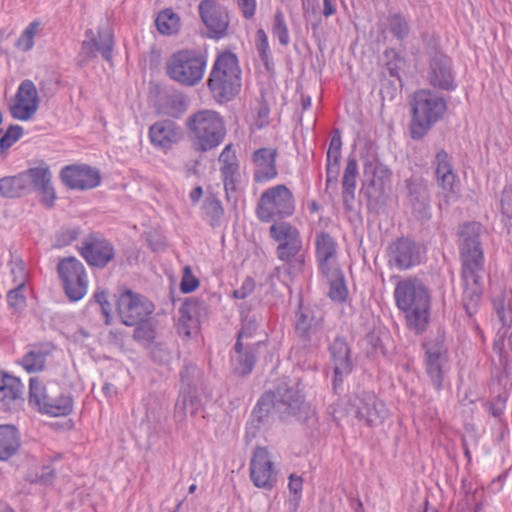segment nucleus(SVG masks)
<instances>
[{
  "label": "nucleus",
  "instance_id": "59",
  "mask_svg": "<svg viewBox=\"0 0 512 512\" xmlns=\"http://www.w3.org/2000/svg\"><path fill=\"white\" fill-rule=\"evenodd\" d=\"M199 286V280L193 275L191 267L185 266L180 283V289L183 293H191Z\"/></svg>",
  "mask_w": 512,
  "mask_h": 512
},
{
  "label": "nucleus",
  "instance_id": "35",
  "mask_svg": "<svg viewBox=\"0 0 512 512\" xmlns=\"http://www.w3.org/2000/svg\"><path fill=\"white\" fill-rule=\"evenodd\" d=\"M23 384L20 379L0 373V409L15 411L23 403Z\"/></svg>",
  "mask_w": 512,
  "mask_h": 512
},
{
  "label": "nucleus",
  "instance_id": "41",
  "mask_svg": "<svg viewBox=\"0 0 512 512\" xmlns=\"http://www.w3.org/2000/svg\"><path fill=\"white\" fill-rule=\"evenodd\" d=\"M387 25L393 37L400 41L406 39L411 31L409 17L401 12L390 13Z\"/></svg>",
  "mask_w": 512,
  "mask_h": 512
},
{
  "label": "nucleus",
  "instance_id": "45",
  "mask_svg": "<svg viewBox=\"0 0 512 512\" xmlns=\"http://www.w3.org/2000/svg\"><path fill=\"white\" fill-rule=\"evenodd\" d=\"M500 212L502 222L508 233L512 232V184L504 186L500 194Z\"/></svg>",
  "mask_w": 512,
  "mask_h": 512
},
{
  "label": "nucleus",
  "instance_id": "24",
  "mask_svg": "<svg viewBox=\"0 0 512 512\" xmlns=\"http://www.w3.org/2000/svg\"><path fill=\"white\" fill-rule=\"evenodd\" d=\"M328 352L333 366L332 388L337 393L344 378L353 371L351 348L343 336H336L329 344Z\"/></svg>",
  "mask_w": 512,
  "mask_h": 512
},
{
  "label": "nucleus",
  "instance_id": "23",
  "mask_svg": "<svg viewBox=\"0 0 512 512\" xmlns=\"http://www.w3.org/2000/svg\"><path fill=\"white\" fill-rule=\"evenodd\" d=\"M86 40L81 43V51L79 56L84 61H90L97 57L99 53L102 58L111 62L113 58V50L115 45L113 30L109 27L97 29V34L92 29L85 31Z\"/></svg>",
  "mask_w": 512,
  "mask_h": 512
},
{
  "label": "nucleus",
  "instance_id": "29",
  "mask_svg": "<svg viewBox=\"0 0 512 512\" xmlns=\"http://www.w3.org/2000/svg\"><path fill=\"white\" fill-rule=\"evenodd\" d=\"M62 183L69 189L89 190L100 185L101 175L98 169L88 165H67L60 171Z\"/></svg>",
  "mask_w": 512,
  "mask_h": 512
},
{
  "label": "nucleus",
  "instance_id": "57",
  "mask_svg": "<svg viewBox=\"0 0 512 512\" xmlns=\"http://www.w3.org/2000/svg\"><path fill=\"white\" fill-rule=\"evenodd\" d=\"M491 301L493 309L512 305V297L510 296V293H508L506 288L502 286L492 288Z\"/></svg>",
  "mask_w": 512,
  "mask_h": 512
},
{
  "label": "nucleus",
  "instance_id": "36",
  "mask_svg": "<svg viewBox=\"0 0 512 512\" xmlns=\"http://www.w3.org/2000/svg\"><path fill=\"white\" fill-rule=\"evenodd\" d=\"M358 177V163L353 155L347 158L346 166L342 176V200L344 208L347 211L354 209L355 190Z\"/></svg>",
  "mask_w": 512,
  "mask_h": 512
},
{
  "label": "nucleus",
  "instance_id": "22",
  "mask_svg": "<svg viewBox=\"0 0 512 512\" xmlns=\"http://www.w3.org/2000/svg\"><path fill=\"white\" fill-rule=\"evenodd\" d=\"M250 479L254 486L272 490L278 481V471L267 448L256 447L249 464Z\"/></svg>",
  "mask_w": 512,
  "mask_h": 512
},
{
  "label": "nucleus",
  "instance_id": "52",
  "mask_svg": "<svg viewBox=\"0 0 512 512\" xmlns=\"http://www.w3.org/2000/svg\"><path fill=\"white\" fill-rule=\"evenodd\" d=\"M135 329L133 332V339L141 344H149L151 343L155 337L156 332L149 319L142 320L139 323H136Z\"/></svg>",
  "mask_w": 512,
  "mask_h": 512
},
{
  "label": "nucleus",
  "instance_id": "32",
  "mask_svg": "<svg viewBox=\"0 0 512 512\" xmlns=\"http://www.w3.org/2000/svg\"><path fill=\"white\" fill-rule=\"evenodd\" d=\"M183 137L180 126L170 119L160 120L149 128V139L152 145L160 150H170Z\"/></svg>",
  "mask_w": 512,
  "mask_h": 512
},
{
  "label": "nucleus",
  "instance_id": "38",
  "mask_svg": "<svg viewBox=\"0 0 512 512\" xmlns=\"http://www.w3.org/2000/svg\"><path fill=\"white\" fill-rule=\"evenodd\" d=\"M21 447L20 432L16 426L0 425V461L13 457Z\"/></svg>",
  "mask_w": 512,
  "mask_h": 512
},
{
  "label": "nucleus",
  "instance_id": "14",
  "mask_svg": "<svg viewBox=\"0 0 512 512\" xmlns=\"http://www.w3.org/2000/svg\"><path fill=\"white\" fill-rule=\"evenodd\" d=\"M29 403L42 414L52 417L68 416L73 411V398L69 394L53 395L42 382L34 377L29 381Z\"/></svg>",
  "mask_w": 512,
  "mask_h": 512
},
{
  "label": "nucleus",
  "instance_id": "64",
  "mask_svg": "<svg viewBox=\"0 0 512 512\" xmlns=\"http://www.w3.org/2000/svg\"><path fill=\"white\" fill-rule=\"evenodd\" d=\"M269 113L270 109L266 101H262L259 103L257 108L255 125L261 129L269 124Z\"/></svg>",
  "mask_w": 512,
  "mask_h": 512
},
{
  "label": "nucleus",
  "instance_id": "60",
  "mask_svg": "<svg viewBox=\"0 0 512 512\" xmlns=\"http://www.w3.org/2000/svg\"><path fill=\"white\" fill-rule=\"evenodd\" d=\"M255 286L256 283L254 278H252L251 276H247L243 280L241 286L233 291L232 296L235 299H245L254 292Z\"/></svg>",
  "mask_w": 512,
  "mask_h": 512
},
{
  "label": "nucleus",
  "instance_id": "16",
  "mask_svg": "<svg viewBox=\"0 0 512 512\" xmlns=\"http://www.w3.org/2000/svg\"><path fill=\"white\" fill-rule=\"evenodd\" d=\"M62 288L70 301L81 300L87 293L88 276L84 264L75 256L64 257L57 264Z\"/></svg>",
  "mask_w": 512,
  "mask_h": 512
},
{
  "label": "nucleus",
  "instance_id": "5",
  "mask_svg": "<svg viewBox=\"0 0 512 512\" xmlns=\"http://www.w3.org/2000/svg\"><path fill=\"white\" fill-rule=\"evenodd\" d=\"M185 127L195 150L202 153L222 144L227 133L223 117L210 109L192 113L186 119Z\"/></svg>",
  "mask_w": 512,
  "mask_h": 512
},
{
  "label": "nucleus",
  "instance_id": "44",
  "mask_svg": "<svg viewBox=\"0 0 512 512\" xmlns=\"http://www.w3.org/2000/svg\"><path fill=\"white\" fill-rule=\"evenodd\" d=\"M179 375L181 380L180 390L198 389L201 372L196 364L185 360Z\"/></svg>",
  "mask_w": 512,
  "mask_h": 512
},
{
  "label": "nucleus",
  "instance_id": "39",
  "mask_svg": "<svg viewBox=\"0 0 512 512\" xmlns=\"http://www.w3.org/2000/svg\"><path fill=\"white\" fill-rule=\"evenodd\" d=\"M203 408L202 400L198 395V389L180 390L175 404V417L183 420L189 411L191 416H196Z\"/></svg>",
  "mask_w": 512,
  "mask_h": 512
},
{
  "label": "nucleus",
  "instance_id": "20",
  "mask_svg": "<svg viewBox=\"0 0 512 512\" xmlns=\"http://www.w3.org/2000/svg\"><path fill=\"white\" fill-rule=\"evenodd\" d=\"M198 13L207 29L209 39L220 40L228 35L230 18L228 9L217 0H201Z\"/></svg>",
  "mask_w": 512,
  "mask_h": 512
},
{
  "label": "nucleus",
  "instance_id": "54",
  "mask_svg": "<svg viewBox=\"0 0 512 512\" xmlns=\"http://www.w3.org/2000/svg\"><path fill=\"white\" fill-rule=\"evenodd\" d=\"M79 227L62 228L55 234V247L62 248L72 244L80 236Z\"/></svg>",
  "mask_w": 512,
  "mask_h": 512
},
{
  "label": "nucleus",
  "instance_id": "28",
  "mask_svg": "<svg viewBox=\"0 0 512 512\" xmlns=\"http://www.w3.org/2000/svg\"><path fill=\"white\" fill-rule=\"evenodd\" d=\"M364 175L366 179L362 187V193L369 203L377 204L385 196L391 171L382 164L369 163L364 167Z\"/></svg>",
  "mask_w": 512,
  "mask_h": 512
},
{
  "label": "nucleus",
  "instance_id": "17",
  "mask_svg": "<svg viewBox=\"0 0 512 512\" xmlns=\"http://www.w3.org/2000/svg\"><path fill=\"white\" fill-rule=\"evenodd\" d=\"M355 418L364 426L375 428L382 425L388 417V409L374 392L361 391L350 401Z\"/></svg>",
  "mask_w": 512,
  "mask_h": 512
},
{
  "label": "nucleus",
  "instance_id": "55",
  "mask_svg": "<svg viewBox=\"0 0 512 512\" xmlns=\"http://www.w3.org/2000/svg\"><path fill=\"white\" fill-rule=\"evenodd\" d=\"M34 190L38 193L39 202L44 207L49 209L54 207L57 196L51 180L48 183L41 184V186Z\"/></svg>",
  "mask_w": 512,
  "mask_h": 512
},
{
  "label": "nucleus",
  "instance_id": "6",
  "mask_svg": "<svg viewBox=\"0 0 512 512\" xmlns=\"http://www.w3.org/2000/svg\"><path fill=\"white\" fill-rule=\"evenodd\" d=\"M423 41L427 58L426 81L435 90L454 91L458 84L453 60L441 49L440 38L434 34L427 35Z\"/></svg>",
  "mask_w": 512,
  "mask_h": 512
},
{
  "label": "nucleus",
  "instance_id": "34",
  "mask_svg": "<svg viewBox=\"0 0 512 512\" xmlns=\"http://www.w3.org/2000/svg\"><path fill=\"white\" fill-rule=\"evenodd\" d=\"M338 244L335 239L325 231L315 235V256L319 270L326 276L330 274L337 263Z\"/></svg>",
  "mask_w": 512,
  "mask_h": 512
},
{
  "label": "nucleus",
  "instance_id": "8",
  "mask_svg": "<svg viewBox=\"0 0 512 512\" xmlns=\"http://www.w3.org/2000/svg\"><path fill=\"white\" fill-rule=\"evenodd\" d=\"M207 65L206 56L199 50L182 49L174 52L166 64L167 75L186 87L201 82Z\"/></svg>",
  "mask_w": 512,
  "mask_h": 512
},
{
  "label": "nucleus",
  "instance_id": "47",
  "mask_svg": "<svg viewBox=\"0 0 512 512\" xmlns=\"http://www.w3.org/2000/svg\"><path fill=\"white\" fill-rule=\"evenodd\" d=\"M203 211L207 222L212 226H217L224 214L221 201L215 195H209L203 202Z\"/></svg>",
  "mask_w": 512,
  "mask_h": 512
},
{
  "label": "nucleus",
  "instance_id": "61",
  "mask_svg": "<svg viewBox=\"0 0 512 512\" xmlns=\"http://www.w3.org/2000/svg\"><path fill=\"white\" fill-rule=\"evenodd\" d=\"M56 477L55 469L51 466H43L41 472L35 475V478L31 479V483H37L41 485H50L53 483Z\"/></svg>",
  "mask_w": 512,
  "mask_h": 512
},
{
  "label": "nucleus",
  "instance_id": "62",
  "mask_svg": "<svg viewBox=\"0 0 512 512\" xmlns=\"http://www.w3.org/2000/svg\"><path fill=\"white\" fill-rule=\"evenodd\" d=\"M258 328V322L255 316L246 315L242 319V328L239 330V338L251 337Z\"/></svg>",
  "mask_w": 512,
  "mask_h": 512
},
{
  "label": "nucleus",
  "instance_id": "3",
  "mask_svg": "<svg viewBox=\"0 0 512 512\" xmlns=\"http://www.w3.org/2000/svg\"><path fill=\"white\" fill-rule=\"evenodd\" d=\"M409 134L412 140H422L443 119L447 99L431 89H420L413 93L410 101Z\"/></svg>",
  "mask_w": 512,
  "mask_h": 512
},
{
  "label": "nucleus",
  "instance_id": "51",
  "mask_svg": "<svg viewBox=\"0 0 512 512\" xmlns=\"http://www.w3.org/2000/svg\"><path fill=\"white\" fill-rule=\"evenodd\" d=\"M272 33L278 38V41L282 46H287L289 44V30L285 22L284 13L280 9H277L274 13Z\"/></svg>",
  "mask_w": 512,
  "mask_h": 512
},
{
  "label": "nucleus",
  "instance_id": "2",
  "mask_svg": "<svg viewBox=\"0 0 512 512\" xmlns=\"http://www.w3.org/2000/svg\"><path fill=\"white\" fill-rule=\"evenodd\" d=\"M394 298L398 309L405 313L408 328L416 335L424 333L429 324L431 297L423 281L412 276L400 280Z\"/></svg>",
  "mask_w": 512,
  "mask_h": 512
},
{
  "label": "nucleus",
  "instance_id": "58",
  "mask_svg": "<svg viewBox=\"0 0 512 512\" xmlns=\"http://www.w3.org/2000/svg\"><path fill=\"white\" fill-rule=\"evenodd\" d=\"M494 311L498 317L499 322L501 323L499 333H502V335L505 336L512 328V305L497 308L494 309Z\"/></svg>",
  "mask_w": 512,
  "mask_h": 512
},
{
  "label": "nucleus",
  "instance_id": "46",
  "mask_svg": "<svg viewBox=\"0 0 512 512\" xmlns=\"http://www.w3.org/2000/svg\"><path fill=\"white\" fill-rule=\"evenodd\" d=\"M155 23L161 34L171 35L179 29V17L171 9L161 11Z\"/></svg>",
  "mask_w": 512,
  "mask_h": 512
},
{
  "label": "nucleus",
  "instance_id": "21",
  "mask_svg": "<svg viewBox=\"0 0 512 512\" xmlns=\"http://www.w3.org/2000/svg\"><path fill=\"white\" fill-rule=\"evenodd\" d=\"M117 310L124 325L134 326L149 319L154 311V304L141 294L125 290L118 298Z\"/></svg>",
  "mask_w": 512,
  "mask_h": 512
},
{
  "label": "nucleus",
  "instance_id": "18",
  "mask_svg": "<svg viewBox=\"0 0 512 512\" xmlns=\"http://www.w3.org/2000/svg\"><path fill=\"white\" fill-rule=\"evenodd\" d=\"M425 256L424 246L408 236H401L387 247V262L399 271L409 270L421 264Z\"/></svg>",
  "mask_w": 512,
  "mask_h": 512
},
{
  "label": "nucleus",
  "instance_id": "56",
  "mask_svg": "<svg viewBox=\"0 0 512 512\" xmlns=\"http://www.w3.org/2000/svg\"><path fill=\"white\" fill-rule=\"evenodd\" d=\"M342 139L339 129H335L332 133L329 148L326 154V161L340 162Z\"/></svg>",
  "mask_w": 512,
  "mask_h": 512
},
{
  "label": "nucleus",
  "instance_id": "19",
  "mask_svg": "<svg viewBox=\"0 0 512 512\" xmlns=\"http://www.w3.org/2000/svg\"><path fill=\"white\" fill-rule=\"evenodd\" d=\"M80 256L91 267L103 269L115 258V248L100 232H90L77 247Z\"/></svg>",
  "mask_w": 512,
  "mask_h": 512
},
{
  "label": "nucleus",
  "instance_id": "33",
  "mask_svg": "<svg viewBox=\"0 0 512 512\" xmlns=\"http://www.w3.org/2000/svg\"><path fill=\"white\" fill-rule=\"evenodd\" d=\"M276 410L272 398L263 393L252 410L250 419L246 424V436L255 438L262 430L268 428L273 422V411Z\"/></svg>",
  "mask_w": 512,
  "mask_h": 512
},
{
  "label": "nucleus",
  "instance_id": "48",
  "mask_svg": "<svg viewBox=\"0 0 512 512\" xmlns=\"http://www.w3.org/2000/svg\"><path fill=\"white\" fill-rule=\"evenodd\" d=\"M348 293L345 277L341 271H338L336 277L330 281L328 296L334 302L344 303Z\"/></svg>",
  "mask_w": 512,
  "mask_h": 512
},
{
  "label": "nucleus",
  "instance_id": "42",
  "mask_svg": "<svg viewBox=\"0 0 512 512\" xmlns=\"http://www.w3.org/2000/svg\"><path fill=\"white\" fill-rule=\"evenodd\" d=\"M259 345L260 342L247 345L244 349V352L237 356L235 372L238 375L246 376L252 372L257 361Z\"/></svg>",
  "mask_w": 512,
  "mask_h": 512
},
{
  "label": "nucleus",
  "instance_id": "31",
  "mask_svg": "<svg viewBox=\"0 0 512 512\" xmlns=\"http://www.w3.org/2000/svg\"><path fill=\"white\" fill-rule=\"evenodd\" d=\"M435 179L439 188L443 191L446 202L451 195L457 192L458 176L454 172L451 156L444 150H439L432 162Z\"/></svg>",
  "mask_w": 512,
  "mask_h": 512
},
{
  "label": "nucleus",
  "instance_id": "11",
  "mask_svg": "<svg viewBox=\"0 0 512 512\" xmlns=\"http://www.w3.org/2000/svg\"><path fill=\"white\" fill-rule=\"evenodd\" d=\"M325 324V313L316 305L305 304L300 298L294 312V332L307 347L320 346Z\"/></svg>",
  "mask_w": 512,
  "mask_h": 512
},
{
  "label": "nucleus",
  "instance_id": "1",
  "mask_svg": "<svg viewBox=\"0 0 512 512\" xmlns=\"http://www.w3.org/2000/svg\"><path fill=\"white\" fill-rule=\"evenodd\" d=\"M482 225L472 221L462 224L458 229V248L461 262V303L466 315L473 322L475 330L482 334L473 317L478 313L484 293L485 257L480 240Z\"/></svg>",
  "mask_w": 512,
  "mask_h": 512
},
{
  "label": "nucleus",
  "instance_id": "7",
  "mask_svg": "<svg viewBox=\"0 0 512 512\" xmlns=\"http://www.w3.org/2000/svg\"><path fill=\"white\" fill-rule=\"evenodd\" d=\"M269 235L278 244L275 253L287 265V273L290 274L291 270L301 271L305 259L301 254L303 241L298 228L289 222L280 221L270 226Z\"/></svg>",
  "mask_w": 512,
  "mask_h": 512
},
{
  "label": "nucleus",
  "instance_id": "43",
  "mask_svg": "<svg viewBox=\"0 0 512 512\" xmlns=\"http://www.w3.org/2000/svg\"><path fill=\"white\" fill-rule=\"evenodd\" d=\"M26 282H19L6 295L7 305L15 314H21L27 306Z\"/></svg>",
  "mask_w": 512,
  "mask_h": 512
},
{
  "label": "nucleus",
  "instance_id": "30",
  "mask_svg": "<svg viewBox=\"0 0 512 512\" xmlns=\"http://www.w3.org/2000/svg\"><path fill=\"white\" fill-rule=\"evenodd\" d=\"M278 154V149L275 147H262L252 152L251 162L255 183H267L278 176L276 165Z\"/></svg>",
  "mask_w": 512,
  "mask_h": 512
},
{
  "label": "nucleus",
  "instance_id": "13",
  "mask_svg": "<svg viewBox=\"0 0 512 512\" xmlns=\"http://www.w3.org/2000/svg\"><path fill=\"white\" fill-rule=\"evenodd\" d=\"M51 179L52 173L49 166L45 162H41L39 166L29 168L16 175L0 178V197L20 198L29 191L31 186L36 189Z\"/></svg>",
  "mask_w": 512,
  "mask_h": 512
},
{
  "label": "nucleus",
  "instance_id": "50",
  "mask_svg": "<svg viewBox=\"0 0 512 512\" xmlns=\"http://www.w3.org/2000/svg\"><path fill=\"white\" fill-rule=\"evenodd\" d=\"M23 135V128L17 124H11L4 134L0 137V156L6 157L7 151L12 147Z\"/></svg>",
  "mask_w": 512,
  "mask_h": 512
},
{
  "label": "nucleus",
  "instance_id": "9",
  "mask_svg": "<svg viewBox=\"0 0 512 512\" xmlns=\"http://www.w3.org/2000/svg\"><path fill=\"white\" fill-rule=\"evenodd\" d=\"M294 212V195L284 184H278L263 191L255 210L257 218L264 223L288 218Z\"/></svg>",
  "mask_w": 512,
  "mask_h": 512
},
{
  "label": "nucleus",
  "instance_id": "40",
  "mask_svg": "<svg viewBox=\"0 0 512 512\" xmlns=\"http://www.w3.org/2000/svg\"><path fill=\"white\" fill-rule=\"evenodd\" d=\"M51 346L48 344L34 345L21 359L22 367L29 373L43 371L47 357L51 354Z\"/></svg>",
  "mask_w": 512,
  "mask_h": 512
},
{
  "label": "nucleus",
  "instance_id": "25",
  "mask_svg": "<svg viewBox=\"0 0 512 512\" xmlns=\"http://www.w3.org/2000/svg\"><path fill=\"white\" fill-rule=\"evenodd\" d=\"M39 104L40 98L35 84L25 79L20 83L14 98L9 103V112L14 119L28 121L35 115Z\"/></svg>",
  "mask_w": 512,
  "mask_h": 512
},
{
  "label": "nucleus",
  "instance_id": "53",
  "mask_svg": "<svg viewBox=\"0 0 512 512\" xmlns=\"http://www.w3.org/2000/svg\"><path fill=\"white\" fill-rule=\"evenodd\" d=\"M40 23L38 21L31 22L21 33L16 41V47L23 51L28 52L34 46V38L39 28Z\"/></svg>",
  "mask_w": 512,
  "mask_h": 512
},
{
  "label": "nucleus",
  "instance_id": "10",
  "mask_svg": "<svg viewBox=\"0 0 512 512\" xmlns=\"http://www.w3.org/2000/svg\"><path fill=\"white\" fill-rule=\"evenodd\" d=\"M265 394L272 398L277 412L293 416L301 423H306L310 418L311 406L305 401L296 384L288 378L278 379L274 390L266 391Z\"/></svg>",
  "mask_w": 512,
  "mask_h": 512
},
{
  "label": "nucleus",
  "instance_id": "26",
  "mask_svg": "<svg viewBox=\"0 0 512 512\" xmlns=\"http://www.w3.org/2000/svg\"><path fill=\"white\" fill-rule=\"evenodd\" d=\"M179 314L178 333L189 338L193 333H197L201 321L207 319L209 307L203 299L190 297L180 306Z\"/></svg>",
  "mask_w": 512,
  "mask_h": 512
},
{
  "label": "nucleus",
  "instance_id": "63",
  "mask_svg": "<svg viewBox=\"0 0 512 512\" xmlns=\"http://www.w3.org/2000/svg\"><path fill=\"white\" fill-rule=\"evenodd\" d=\"M340 162L326 161V189L336 186L339 176Z\"/></svg>",
  "mask_w": 512,
  "mask_h": 512
},
{
  "label": "nucleus",
  "instance_id": "37",
  "mask_svg": "<svg viewBox=\"0 0 512 512\" xmlns=\"http://www.w3.org/2000/svg\"><path fill=\"white\" fill-rule=\"evenodd\" d=\"M189 107L188 98L179 91L166 93L157 104V112L161 115L179 119Z\"/></svg>",
  "mask_w": 512,
  "mask_h": 512
},
{
  "label": "nucleus",
  "instance_id": "12",
  "mask_svg": "<svg viewBox=\"0 0 512 512\" xmlns=\"http://www.w3.org/2000/svg\"><path fill=\"white\" fill-rule=\"evenodd\" d=\"M421 348L424 352L425 372L434 388L440 391L443 388L445 366L449 361V347L444 332L438 331L435 335L426 337Z\"/></svg>",
  "mask_w": 512,
  "mask_h": 512
},
{
  "label": "nucleus",
  "instance_id": "4",
  "mask_svg": "<svg viewBox=\"0 0 512 512\" xmlns=\"http://www.w3.org/2000/svg\"><path fill=\"white\" fill-rule=\"evenodd\" d=\"M241 68L238 57L231 51H223L216 56L210 71L207 86L213 98L220 102H229L241 89Z\"/></svg>",
  "mask_w": 512,
  "mask_h": 512
},
{
  "label": "nucleus",
  "instance_id": "27",
  "mask_svg": "<svg viewBox=\"0 0 512 512\" xmlns=\"http://www.w3.org/2000/svg\"><path fill=\"white\" fill-rule=\"evenodd\" d=\"M219 171L228 202H236L235 193L240 182V162L233 144H227L218 156Z\"/></svg>",
  "mask_w": 512,
  "mask_h": 512
},
{
  "label": "nucleus",
  "instance_id": "15",
  "mask_svg": "<svg viewBox=\"0 0 512 512\" xmlns=\"http://www.w3.org/2000/svg\"><path fill=\"white\" fill-rule=\"evenodd\" d=\"M404 204L417 220L431 218V184L421 173L404 179Z\"/></svg>",
  "mask_w": 512,
  "mask_h": 512
},
{
  "label": "nucleus",
  "instance_id": "49",
  "mask_svg": "<svg viewBox=\"0 0 512 512\" xmlns=\"http://www.w3.org/2000/svg\"><path fill=\"white\" fill-rule=\"evenodd\" d=\"M256 49L259 54L260 60L264 64L267 71H271L273 62L271 60V51L269 47L268 37L263 29H258L256 32Z\"/></svg>",
  "mask_w": 512,
  "mask_h": 512
}]
</instances>
